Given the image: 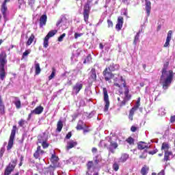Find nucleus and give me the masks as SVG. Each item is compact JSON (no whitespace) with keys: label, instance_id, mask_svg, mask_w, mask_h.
<instances>
[{"label":"nucleus","instance_id":"21","mask_svg":"<svg viewBox=\"0 0 175 175\" xmlns=\"http://www.w3.org/2000/svg\"><path fill=\"white\" fill-rule=\"evenodd\" d=\"M39 152H40L41 155L44 154V150H42L40 146H38L37 150L33 154V157L36 158V159H39Z\"/></svg>","mask_w":175,"mask_h":175},{"label":"nucleus","instance_id":"4","mask_svg":"<svg viewBox=\"0 0 175 175\" xmlns=\"http://www.w3.org/2000/svg\"><path fill=\"white\" fill-rule=\"evenodd\" d=\"M104 147L107 148L109 152L114 154V150L118 147V144H117L116 142L111 141V138H109L108 144H104Z\"/></svg>","mask_w":175,"mask_h":175},{"label":"nucleus","instance_id":"48","mask_svg":"<svg viewBox=\"0 0 175 175\" xmlns=\"http://www.w3.org/2000/svg\"><path fill=\"white\" fill-rule=\"evenodd\" d=\"M18 125L19 126H24V125H25V120L21 119L19 122H18Z\"/></svg>","mask_w":175,"mask_h":175},{"label":"nucleus","instance_id":"25","mask_svg":"<svg viewBox=\"0 0 175 175\" xmlns=\"http://www.w3.org/2000/svg\"><path fill=\"white\" fill-rule=\"evenodd\" d=\"M170 148V146L167 143L164 142L162 144V146H161L162 151H165V152H170V151H169Z\"/></svg>","mask_w":175,"mask_h":175},{"label":"nucleus","instance_id":"9","mask_svg":"<svg viewBox=\"0 0 175 175\" xmlns=\"http://www.w3.org/2000/svg\"><path fill=\"white\" fill-rule=\"evenodd\" d=\"M17 160H14L9 164V165L5 168L4 175H10V173L14 170V167H16V163Z\"/></svg>","mask_w":175,"mask_h":175},{"label":"nucleus","instance_id":"55","mask_svg":"<svg viewBox=\"0 0 175 175\" xmlns=\"http://www.w3.org/2000/svg\"><path fill=\"white\" fill-rule=\"evenodd\" d=\"M126 102H128V100L124 98V100L120 103V106H125V105H126Z\"/></svg>","mask_w":175,"mask_h":175},{"label":"nucleus","instance_id":"53","mask_svg":"<svg viewBox=\"0 0 175 175\" xmlns=\"http://www.w3.org/2000/svg\"><path fill=\"white\" fill-rule=\"evenodd\" d=\"M158 152V149H155L154 150L148 152V154L150 155H154V154H157Z\"/></svg>","mask_w":175,"mask_h":175},{"label":"nucleus","instance_id":"28","mask_svg":"<svg viewBox=\"0 0 175 175\" xmlns=\"http://www.w3.org/2000/svg\"><path fill=\"white\" fill-rule=\"evenodd\" d=\"M170 155H173V152H165L164 154V159H163V161L164 162H167V161H170Z\"/></svg>","mask_w":175,"mask_h":175},{"label":"nucleus","instance_id":"12","mask_svg":"<svg viewBox=\"0 0 175 175\" xmlns=\"http://www.w3.org/2000/svg\"><path fill=\"white\" fill-rule=\"evenodd\" d=\"M1 10L3 16V18L6 19V17H8V14H9V12L8 11V5H6V3H2Z\"/></svg>","mask_w":175,"mask_h":175},{"label":"nucleus","instance_id":"30","mask_svg":"<svg viewBox=\"0 0 175 175\" xmlns=\"http://www.w3.org/2000/svg\"><path fill=\"white\" fill-rule=\"evenodd\" d=\"M131 98V94H129V89L126 88L125 92H124V99H125L126 100H129Z\"/></svg>","mask_w":175,"mask_h":175},{"label":"nucleus","instance_id":"60","mask_svg":"<svg viewBox=\"0 0 175 175\" xmlns=\"http://www.w3.org/2000/svg\"><path fill=\"white\" fill-rule=\"evenodd\" d=\"M49 170H51V172H54L55 170V166H51L49 167Z\"/></svg>","mask_w":175,"mask_h":175},{"label":"nucleus","instance_id":"34","mask_svg":"<svg viewBox=\"0 0 175 175\" xmlns=\"http://www.w3.org/2000/svg\"><path fill=\"white\" fill-rule=\"evenodd\" d=\"M65 21H66L65 18L59 19L56 23L57 27H59V25H65Z\"/></svg>","mask_w":175,"mask_h":175},{"label":"nucleus","instance_id":"57","mask_svg":"<svg viewBox=\"0 0 175 175\" xmlns=\"http://www.w3.org/2000/svg\"><path fill=\"white\" fill-rule=\"evenodd\" d=\"M107 24H108V27H113V21H110V20H107Z\"/></svg>","mask_w":175,"mask_h":175},{"label":"nucleus","instance_id":"40","mask_svg":"<svg viewBox=\"0 0 175 175\" xmlns=\"http://www.w3.org/2000/svg\"><path fill=\"white\" fill-rule=\"evenodd\" d=\"M49 39H50V38H49V37H45L44 39L43 44H44V47L45 49H47V47H49Z\"/></svg>","mask_w":175,"mask_h":175},{"label":"nucleus","instance_id":"35","mask_svg":"<svg viewBox=\"0 0 175 175\" xmlns=\"http://www.w3.org/2000/svg\"><path fill=\"white\" fill-rule=\"evenodd\" d=\"M139 38H140V31H138L136 34V36H135V39L133 41V44H135V46H136V44H137V42H139Z\"/></svg>","mask_w":175,"mask_h":175},{"label":"nucleus","instance_id":"16","mask_svg":"<svg viewBox=\"0 0 175 175\" xmlns=\"http://www.w3.org/2000/svg\"><path fill=\"white\" fill-rule=\"evenodd\" d=\"M106 68L108 69L109 72H116V70H118L120 69V66L118 64H111Z\"/></svg>","mask_w":175,"mask_h":175},{"label":"nucleus","instance_id":"8","mask_svg":"<svg viewBox=\"0 0 175 175\" xmlns=\"http://www.w3.org/2000/svg\"><path fill=\"white\" fill-rule=\"evenodd\" d=\"M140 107V98H138L135 105L130 110L129 118L131 121L133 120V115L135 114V111L137 110Z\"/></svg>","mask_w":175,"mask_h":175},{"label":"nucleus","instance_id":"14","mask_svg":"<svg viewBox=\"0 0 175 175\" xmlns=\"http://www.w3.org/2000/svg\"><path fill=\"white\" fill-rule=\"evenodd\" d=\"M123 24H124V18L122 16H119L118 18V23L116 24V26L117 31H121V28H122Z\"/></svg>","mask_w":175,"mask_h":175},{"label":"nucleus","instance_id":"49","mask_svg":"<svg viewBox=\"0 0 175 175\" xmlns=\"http://www.w3.org/2000/svg\"><path fill=\"white\" fill-rule=\"evenodd\" d=\"M94 159L96 165H98V163L100 162V159L99 158V156H96Z\"/></svg>","mask_w":175,"mask_h":175},{"label":"nucleus","instance_id":"42","mask_svg":"<svg viewBox=\"0 0 175 175\" xmlns=\"http://www.w3.org/2000/svg\"><path fill=\"white\" fill-rule=\"evenodd\" d=\"M126 142H127V143H129V144H135V139H133V138H132V137H129Z\"/></svg>","mask_w":175,"mask_h":175},{"label":"nucleus","instance_id":"31","mask_svg":"<svg viewBox=\"0 0 175 175\" xmlns=\"http://www.w3.org/2000/svg\"><path fill=\"white\" fill-rule=\"evenodd\" d=\"M148 170H150V168L146 165H144L141 170V174L147 175V173H148Z\"/></svg>","mask_w":175,"mask_h":175},{"label":"nucleus","instance_id":"13","mask_svg":"<svg viewBox=\"0 0 175 175\" xmlns=\"http://www.w3.org/2000/svg\"><path fill=\"white\" fill-rule=\"evenodd\" d=\"M169 65V63L167 62L165 64H164V67L163 68L162 75H161V80L163 79V77H166V76H169V73L172 72L173 73L172 70L167 71L166 69H167V66Z\"/></svg>","mask_w":175,"mask_h":175},{"label":"nucleus","instance_id":"26","mask_svg":"<svg viewBox=\"0 0 175 175\" xmlns=\"http://www.w3.org/2000/svg\"><path fill=\"white\" fill-rule=\"evenodd\" d=\"M14 103L16 107V109H21V101L18 97H14Z\"/></svg>","mask_w":175,"mask_h":175},{"label":"nucleus","instance_id":"10","mask_svg":"<svg viewBox=\"0 0 175 175\" xmlns=\"http://www.w3.org/2000/svg\"><path fill=\"white\" fill-rule=\"evenodd\" d=\"M83 88V83H81V82H77L72 88V92L74 94H76V95H77V94H79V92H80V90Z\"/></svg>","mask_w":175,"mask_h":175},{"label":"nucleus","instance_id":"36","mask_svg":"<svg viewBox=\"0 0 175 175\" xmlns=\"http://www.w3.org/2000/svg\"><path fill=\"white\" fill-rule=\"evenodd\" d=\"M33 39H35V36L33 34H31L27 42V45L31 46V44H32V42H33Z\"/></svg>","mask_w":175,"mask_h":175},{"label":"nucleus","instance_id":"32","mask_svg":"<svg viewBox=\"0 0 175 175\" xmlns=\"http://www.w3.org/2000/svg\"><path fill=\"white\" fill-rule=\"evenodd\" d=\"M38 143H43L44 142H47V139L44 137V135H40L38 136Z\"/></svg>","mask_w":175,"mask_h":175},{"label":"nucleus","instance_id":"33","mask_svg":"<svg viewBox=\"0 0 175 175\" xmlns=\"http://www.w3.org/2000/svg\"><path fill=\"white\" fill-rule=\"evenodd\" d=\"M55 33H57V30H52L49 31L45 37L48 38V39H50V38H53Z\"/></svg>","mask_w":175,"mask_h":175},{"label":"nucleus","instance_id":"61","mask_svg":"<svg viewBox=\"0 0 175 175\" xmlns=\"http://www.w3.org/2000/svg\"><path fill=\"white\" fill-rule=\"evenodd\" d=\"M170 121L172 123L175 122V116H172L170 118Z\"/></svg>","mask_w":175,"mask_h":175},{"label":"nucleus","instance_id":"2","mask_svg":"<svg viewBox=\"0 0 175 175\" xmlns=\"http://www.w3.org/2000/svg\"><path fill=\"white\" fill-rule=\"evenodd\" d=\"M169 75H165L167 77V79H164L162 81V85H163V90H167L170 87V85L172 84V81L173 80V76H174V74L170 71V73H168Z\"/></svg>","mask_w":175,"mask_h":175},{"label":"nucleus","instance_id":"51","mask_svg":"<svg viewBox=\"0 0 175 175\" xmlns=\"http://www.w3.org/2000/svg\"><path fill=\"white\" fill-rule=\"evenodd\" d=\"M42 146L43 148H47L49 147V144H47L46 141L42 142Z\"/></svg>","mask_w":175,"mask_h":175},{"label":"nucleus","instance_id":"56","mask_svg":"<svg viewBox=\"0 0 175 175\" xmlns=\"http://www.w3.org/2000/svg\"><path fill=\"white\" fill-rule=\"evenodd\" d=\"M80 36H83V33H75V38L77 39V38H80Z\"/></svg>","mask_w":175,"mask_h":175},{"label":"nucleus","instance_id":"19","mask_svg":"<svg viewBox=\"0 0 175 175\" xmlns=\"http://www.w3.org/2000/svg\"><path fill=\"white\" fill-rule=\"evenodd\" d=\"M129 158V154L126 153H124L121 155L120 158L118 160V163H124V162H126V160Z\"/></svg>","mask_w":175,"mask_h":175},{"label":"nucleus","instance_id":"38","mask_svg":"<svg viewBox=\"0 0 175 175\" xmlns=\"http://www.w3.org/2000/svg\"><path fill=\"white\" fill-rule=\"evenodd\" d=\"M91 61H92V57H91V55H88L83 61V64H90Z\"/></svg>","mask_w":175,"mask_h":175},{"label":"nucleus","instance_id":"43","mask_svg":"<svg viewBox=\"0 0 175 175\" xmlns=\"http://www.w3.org/2000/svg\"><path fill=\"white\" fill-rule=\"evenodd\" d=\"M140 159H146L147 158V150H144L142 155L139 156Z\"/></svg>","mask_w":175,"mask_h":175},{"label":"nucleus","instance_id":"41","mask_svg":"<svg viewBox=\"0 0 175 175\" xmlns=\"http://www.w3.org/2000/svg\"><path fill=\"white\" fill-rule=\"evenodd\" d=\"M29 5L33 10H35V0H29Z\"/></svg>","mask_w":175,"mask_h":175},{"label":"nucleus","instance_id":"20","mask_svg":"<svg viewBox=\"0 0 175 175\" xmlns=\"http://www.w3.org/2000/svg\"><path fill=\"white\" fill-rule=\"evenodd\" d=\"M76 146H77V142L70 141V142H67V146L66 147V150L69 151V150H70V148H73V147H76Z\"/></svg>","mask_w":175,"mask_h":175},{"label":"nucleus","instance_id":"64","mask_svg":"<svg viewBox=\"0 0 175 175\" xmlns=\"http://www.w3.org/2000/svg\"><path fill=\"white\" fill-rule=\"evenodd\" d=\"M96 151H98V149H96V148H93L92 149V152L95 153V152H96Z\"/></svg>","mask_w":175,"mask_h":175},{"label":"nucleus","instance_id":"5","mask_svg":"<svg viewBox=\"0 0 175 175\" xmlns=\"http://www.w3.org/2000/svg\"><path fill=\"white\" fill-rule=\"evenodd\" d=\"M16 131H17V126H13L7 146L8 151H9V150H12V147H13V144L14 143V137H16Z\"/></svg>","mask_w":175,"mask_h":175},{"label":"nucleus","instance_id":"22","mask_svg":"<svg viewBox=\"0 0 175 175\" xmlns=\"http://www.w3.org/2000/svg\"><path fill=\"white\" fill-rule=\"evenodd\" d=\"M43 109L44 108L42 106L37 107L34 110L31 111V114H42Z\"/></svg>","mask_w":175,"mask_h":175},{"label":"nucleus","instance_id":"37","mask_svg":"<svg viewBox=\"0 0 175 175\" xmlns=\"http://www.w3.org/2000/svg\"><path fill=\"white\" fill-rule=\"evenodd\" d=\"M76 128L77 131H81L84 129V127H83V121L79 120Z\"/></svg>","mask_w":175,"mask_h":175},{"label":"nucleus","instance_id":"58","mask_svg":"<svg viewBox=\"0 0 175 175\" xmlns=\"http://www.w3.org/2000/svg\"><path fill=\"white\" fill-rule=\"evenodd\" d=\"M70 137H72V132H69L66 136V139H70Z\"/></svg>","mask_w":175,"mask_h":175},{"label":"nucleus","instance_id":"23","mask_svg":"<svg viewBox=\"0 0 175 175\" xmlns=\"http://www.w3.org/2000/svg\"><path fill=\"white\" fill-rule=\"evenodd\" d=\"M137 147L138 150H144V148H148L150 146L146 142H140L137 144Z\"/></svg>","mask_w":175,"mask_h":175},{"label":"nucleus","instance_id":"18","mask_svg":"<svg viewBox=\"0 0 175 175\" xmlns=\"http://www.w3.org/2000/svg\"><path fill=\"white\" fill-rule=\"evenodd\" d=\"M46 23H47V15L43 14L40 18V28H42V27H43V25H45Z\"/></svg>","mask_w":175,"mask_h":175},{"label":"nucleus","instance_id":"59","mask_svg":"<svg viewBox=\"0 0 175 175\" xmlns=\"http://www.w3.org/2000/svg\"><path fill=\"white\" fill-rule=\"evenodd\" d=\"M137 127L135 126H132L131 128V132H135V131H137Z\"/></svg>","mask_w":175,"mask_h":175},{"label":"nucleus","instance_id":"7","mask_svg":"<svg viewBox=\"0 0 175 175\" xmlns=\"http://www.w3.org/2000/svg\"><path fill=\"white\" fill-rule=\"evenodd\" d=\"M103 95H104V101L105 103L104 111H107L110 106V101L109 100V94H107V89H106L105 88L103 89Z\"/></svg>","mask_w":175,"mask_h":175},{"label":"nucleus","instance_id":"17","mask_svg":"<svg viewBox=\"0 0 175 175\" xmlns=\"http://www.w3.org/2000/svg\"><path fill=\"white\" fill-rule=\"evenodd\" d=\"M145 6L147 15L150 16V13L151 12V1L148 0H145Z\"/></svg>","mask_w":175,"mask_h":175},{"label":"nucleus","instance_id":"6","mask_svg":"<svg viewBox=\"0 0 175 175\" xmlns=\"http://www.w3.org/2000/svg\"><path fill=\"white\" fill-rule=\"evenodd\" d=\"M103 76H104L105 81H108V83H111V79H114V74L109 70V68H105L104 70Z\"/></svg>","mask_w":175,"mask_h":175},{"label":"nucleus","instance_id":"52","mask_svg":"<svg viewBox=\"0 0 175 175\" xmlns=\"http://www.w3.org/2000/svg\"><path fill=\"white\" fill-rule=\"evenodd\" d=\"M31 53V50H27L25 51L23 54V58H24V57H27V55H28V54H29Z\"/></svg>","mask_w":175,"mask_h":175},{"label":"nucleus","instance_id":"3","mask_svg":"<svg viewBox=\"0 0 175 175\" xmlns=\"http://www.w3.org/2000/svg\"><path fill=\"white\" fill-rule=\"evenodd\" d=\"M91 1H88L83 7V18L86 24H88V18H90V11L91 10Z\"/></svg>","mask_w":175,"mask_h":175},{"label":"nucleus","instance_id":"47","mask_svg":"<svg viewBox=\"0 0 175 175\" xmlns=\"http://www.w3.org/2000/svg\"><path fill=\"white\" fill-rule=\"evenodd\" d=\"M87 166H88V170H90L91 167H92V166H94V163L92 161H89L87 164Z\"/></svg>","mask_w":175,"mask_h":175},{"label":"nucleus","instance_id":"1","mask_svg":"<svg viewBox=\"0 0 175 175\" xmlns=\"http://www.w3.org/2000/svg\"><path fill=\"white\" fill-rule=\"evenodd\" d=\"M6 53L1 52L0 54V80L3 81L6 79V71L5 70V65L8 64V60H6Z\"/></svg>","mask_w":175,"mask_h":175},{"label":"nucleus","instance_id":"15","mask_svg":"<svg viewBox=\"0 0 175 175\" xmlns=\"http://www.w3.org/2000/svg\"><path fill=\"white\" fill-rule=\"evenodd\" d=\"M172 35H173V31L170 30L168 31L165 43L164 44L163 47H169V44H170V40H172Z\"/></svg>","mask_w":175,"mask_h":175},{"label":"nucleus","instance_id":"27","mask_svg":"<svg viewBox=\"0 0 175 175\" xmlns=\"http://www.w3.org/2000/svg\"><path fill=\"white\" fill-rule=\"evenodd\" d=\"M0 114H5V105L2 100V97L0 95Z\"/></svg>","mask_w":175,"mask_h":175},{"label":"nucleus","instance_id":"39","mask_svg":"<svg viewBox=\"0 0 175 175\" xmlns=\"http://www.w3.org/2000/svg\"><path fill=\"white\" fill-rule=\"evenodd\" d=\"M58 157L55 156V154H52L51 161L53 163H57V162H58Z\"/></svg>","mask_w":175,"mask_h":175},{"label":"nucleus","instance_id":"45","mask_svg":"<svg viewBox=\"0 0 175 175\" xmlns=\"http://www.w3.org/2000/svg\"><path fill=\"white\" fill-rule=\"evenodd\" d=\"M55 76V69L53 68V71H52L51 75L49 76V80L54 79Z\"/></svg>","mask_w":175,"mask_h":175},{"label":"nucleus","instance_id":"50","mask_svg":"<svg viewBox=\"0 0 175 175\" xmlns=\"http://www.w3.org/2000/svg\"><path fill=\"white\" fill-rule=\"evenodd\" d=\"M4 152H5V147H3L0 150V158H2V157H3Z\"/></svg>","mask_w":175,"mask_h":175},{"label":"nucleus","instance_id":"44","mask_svg":"<svg viewBox=\"0 0 175 175\" xmlns=\"http://www.w3.org/2000/svg\"><path fill=\"white\" fill-rule=\"evenodd\" d=\"M113 169L115 170V172H118V169H120V165L117 163H115L113 165Z\"/></svg>","mask_w":175,"mask_h":175},{"label":"nucleus","instance_id":"54","mask_svg":"<svg viewBox=\"0 0 175 175\" xmlns=\"http://www.w3.org/2000/svg\"><path fill=\"white\" fill-rule=\"evenodd\" d=\"M95 111H92L89 115L88 116V118H92L94 116H95Z\"/></svg>","mask_w":175,"mask_h":175},{"label":"nucleus","instance_id":"46","mask_svg":"<svg viewBox=\"0 0 175 175\" xmlns=\"http://www.w3.org/2000/svg\"><path fill=\"white\" fill-rule=\"evenodd\" d=\"M65 36H66V33H64L63 34H62V35L58 38V42H62V40H64V38H65Z\"/></svg>","mask_w":175,"mask_h":175},{"label":"nucleus","instance_id":"29","mask_svg":"<svg viewBox=\"0 0 175 175\" xmlns=\"http://www.w3.org/2000/svg\"><path fill=\"white\" fill-rule=\"evenodd\" d=\"M63 127H64V123H62V120H59L57 124V132H61L62 131Z\"/></svg>","mask_w":175,"mask_h":175},{"label":"nucleus","instance_id":"63","mask_svg":"<svg viewBox=\"0 0 175 175\" xmlns=\"http://www.w3.org/2000/svg\"><path fill=\"white\" fill-rule=\"evenodd\" d=\"M103 48H104L103 44L100 43L99 44V49H100L101 50H103Z\"/></svg>","mask_w":175,"mask_h":175},{"label":"nucleus","instance_id":"24","mask_svg":"<svg viewBox=\"0 0 175 175\" xmlns=\"http://www.w3.org/2000/svg\"><path fill=\"white\" fill-rule=\"evenodd\" d=\"M34 66L36 70V75H40V72H42V69H40V64L38 63V62H34Z\"/></svg>","mask_w":175,"mask_h":175},{"label":"nucleus","instance_id":"11","mask_svg":"<svg viewBox=\"0 0 175 175\" xmlns=\"http://www.w3.org/2000/svg\"><path fill=\"white\" fill-rule=\"evenodd\" d=\"M89 80L92 81H95L96 80V70L95 68H92L91 71L89 72Z\"/></svg>","mask_w":175,"mask_h":175},{"label":"nucleus","instance_id":"62","mask_svg":"<svg viewBox=\"0 0 175 175\" xmlns=\"http://www.w3.org/2000/svg\"><path fill=\"white\" fill-rule=\"evenodd\" d=\"M121 80L123 82V87H124L125 88V87H126V83H125V80L122 79V77H121Z\"/></svg>","mask_w":175,"mask_h":175}]
</instances>
